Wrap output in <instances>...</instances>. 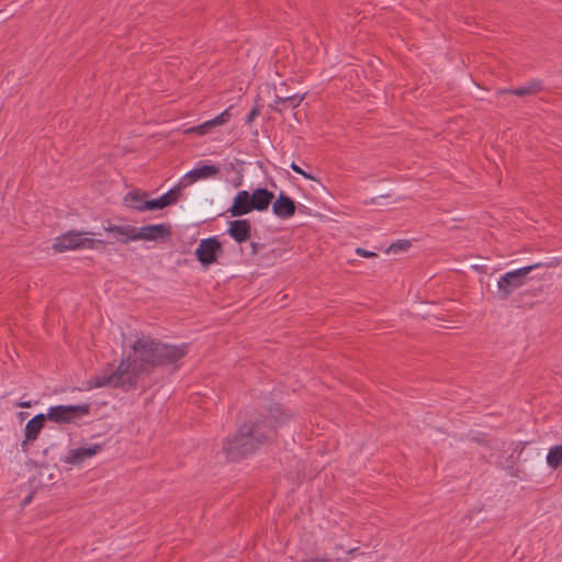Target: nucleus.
<instances>
[{
    "mask_svg": "<svg viewBox=\"0 0 562 562\" xmlns=\"http://www.w3.org/2000/svg\"><path fill=\"white\" fill-rule=\"evenodd\" d=\"M307 562H331V560H329L328 558H325V557H318V558L311 559Z\"/></svg>",
    "mask_w": 562,
    "mask_h": 562,
    "instance_id": "obj_27",
    "label": "nucleus"
},
{
    "mask_svg": "<svg viewBox=\"0 0 562 562\" xmlns=\"http://www.w3.org/2000/svg\"><path fill=\"white\" fill-rule=\"evenodd\" d=\"M108 233H111L115 240L121 244H127L136 240V227L132 225H112L104 227Z\"/></svg>",
    "mask_w": 562,
    "mask_h": 562,
    "instance_id": "obj_15",
    "label": "nucleus"
},
{
    "mask_svg": "<svg viewBox=\"0 0 562 562\" xmlns=\"http://www.w3.org/2000/svg\"><path fill=\"white\" fill-rule=\"evenodd\" d=\"M183 189L184 188L181 186V182L179 181L173 188H171L160 198L146 201L144 207L149 209V211H151L161 210L168 205H171L178 201Z\"/></svg>",
    "mask_w": 562,
    "mask_h": 562,
    "instance_id": "obj_10",
    "label": "nucleus"
},
{
    "mask_svg": "<svg viewBox=\"0 0 562 562\" xmlns=\"http://www.w3.org/2000/svg\"><path fill=\"white\" fill-rule=\"evenodd\" d=\"M356 254L361 256V257H364V258H372V257H376V254L373 252V251H369V250H366L363 248H357L356 249Z\"/></svg>",
    "mask_w": 562,
    "mask_h": 562,
    "instance_id": "obj_24",
    "label": "nucleus"
},
{
    "mask_svg": "<svg viewBox=\"0 0 562 562\" xmlns=\"http://www.w3.org/2000/svg\"><path fill=\"white\" fill-rule=\"evenodd\" d=\"M291 169L293 171H295L296 173H300L302 175L304 178L306 179H311L312 177L310 175H307L305 171H303L296 164L292 162L291 164Z\"/></svg>",
    "mask_w": 562,
    "mask_h": 562,
    "instance_id": "obj_25",
    "label": "nucleus"
},
{
    "mask_svg": "<svg viewBox=\"0 0 562 562\" xmlns=\"http://www.w3.org/2000/svg\"><path fill=\"white\" fill-rule=\"evenodd\" d=\"M229 119H231L229 111L225 110L224 112H222L221 114H218L217 116H215L214 119L209 120V121L212 123V127H215V126H221V125L225 124L226 122L229 121Z\"/></svg>",
    "mask_w": 562,
    "mask_h": 562,
    "instance_id": "obj_21",
    "label": "nucleus"
},
{
    "mask_svg": "<svg viewBox=\"0 0 562 562\" xmlns=\"http://www.w3.org/2000/svg\"><path fill=\"white\" fill-rule=\"evenodd\" d=\"M222 252V244L216 237L201 239L199 246L195 249L196 259L203 266H210L214 263L218 255H221Z\"/></svg>",
    "mask_w": 562,
    "mask_h": 562,
    "instance_id": "obj_7",
    "label": "nucleus"
},
{
    "mask_svg": "<svg viewBox=\"0 0 562 562\" xmlns=\"http://www.w3.org/2000/svg\"><path fill=\"white\" fill-rule=\"evenodd\" d=\"M301 102H302V97H299V95H291V97H285V98L278 97V99H277V103H282L285 106L293 108V109L299 106Z\"/></svg>",
    "mask_w": 562,
    "mask_h": 562,
    "instance_id": "obj_19",
    "label": "nucleus"
},
{
    "mask_svg": "<svg viewBox=\"0 0 562 562\" xmlns=\"http://www.w3.org/2000/svg\"><path fill=\"white\" fill-rule=\"evenodd\" d=\"M355 551H357V549H356V548L350 549V550L348 551V553H353Z\"/></svg>",
    "mask_w": 562,
    "mask_h": 562,
    "instance_id": "obj_31",
    "label": "nucleus"
},
{
    "mask_svg": "<svg viewBox=\"0 0 562 562\" xmlns=\"http://www.w3.org/2000/svg\"><path fill=\"white\" fill-rule=\"evenodd\" d=\"M274 412H276V413H279V412H280V408H279V407H276V408H274Z\"/></svg>",
    "mask_w": 562,
    "mask_h": 562,
    "instance_id": "obj_32",
    "label": "nucleus"
},
{
    "mask_svg": "<svg viewBox=\"0 0 562 562\" xmlns=\"http://www.w3.org/2000/svg\"><path fill=\"white\" fill-rule=\"evenodd\" d=\"M251 225L248 220H234L229 222L227 233L238 244L249 239Z\"/></svg>",
    "mask_w": 562,
    "mask_h": 562,
    "instance_id": "obj_14",
    "label": "nucleus"
},
{
    "mask_svg": "<svg viewBox=\"0 0 562 562\" xmlns=\"http://www.w3.org/2000/svg\"><path fill=\"white\" fill-rule=\"evenodd\" d=\"M171 236V226L169 224H153L143 227H136V240H164Z\"/></svg>",
    "mask_w": 562,
    "mask_h": 562,
    "instance_id": "obj_9",
    "label": "nucleus"
},
{
    "mask_svg": "<svg viewBox=\"0 0 562 562\" xmlns=\"http://www.w3.org/2000/svg\"><path fill=\"white\" fill-rule=\"evenodd\" d=\"M88 235L97 236V233H81L69 231L61 236L57 237L53 244V247L57 251H67L75 249H93L98 245H102V239L91 238Z\"/></svg>",
    "mask_w": 562,
    "mask_h": 562,
    "instance_id": "obj_5",
    "label": "nucleus"
},
{
    "mask_svg": "<svg viewBox=\"0 0 562 562\" xmlns=\"http://www.w3.org/2000/svg\"><path fill=\"white\" fill-rule=\"evenodd\" d=\"M46 420L45 414H37L32 419H30L24 429L25 439L22 441L21 447L24 451H26L27 443L30 441H34L38 438L41 430L44 427V423Z\"/></svg>",
    "mask_w": 562,
    "mask_h": 562,
    "instance_id": "obj_13",
    "label": "nucleus"
},
{
    "mask_svg": "<svg viewBox=\"0 0 562 562\" xmlns=\"http://www.w3.org/2000/svg\"><path fill=\"white\" fill-rule=\"evenodd\" d=\"M549 468L555 470L562 465V445L553 446L549 449L546 458Z\"/></svg>",
    "mask_w": 562,
    "mask_h": 562,
    "instance_id": "obj_16",
    "label": "nucleus"
},
{
    "mask_svg": "<svg viewBox=\"0 0 562 562\" xmlns=\"http://www.w3.org/2000/svg\"><path fill=\"white\" fill-rule=\"evenodd\" d=\"M133 357L123 358L111 373L101 372L88 381L89 389L132 387L142 374L159 366L176 363L188 352L187 345H168L149 337H142L132 345Z\"/></svg>",
    "mask_w": 562,
    "mask_h": 562,
    "instance_id": "obj_1",
    "label": "nucleus"
},
{
    "mask_svg": "<svg viewBox=\"0 0 562 562\" xmlns=\"http://www.w3.org/2000/svg\"><path fill=\"white\" fill-rule=\"evenodd\" d=\"M103 446L99 443L83 446L69 450L68 454L63 459L68 464H81L85 460L95 456L102 450Z\"/></svg>",
    "mask_w": 562,
    "mask_h": 562,
    "instance_id": "obj_11",
    "label": "nucleus"
},
{
    "mask_svg": "<svg viewBox=\"0 0 562 562\" xmlns=\"http://www.w3.org/2000/svg\"><path fill=\"white\" fill-rule=\"evenodd\" d=\"M274 424L270 420L259 422L255 425H243L237 434L227 439L223 450L232 460L241 459L252 453L260 445L271 440L276 434V427L280 424L273 415Z\"/></svg>",
    "mask_w": 562,
    "mask_h": 562,
    "instance_id": "obj_2",
    "label": "nucleus"
},
{
    "mask_svg": "<svg viewBox=\"0 0 562 562\" xmlns=\"http://www.w3.org/2000/svg\"><path fill=\"white\" fill-rule=\"evenodd\" d=\"M212 128H213L212 123L210 121H206V122L193 127L192 131H194L199 135H205V134L210 133Z\"/></svg>",
    "mask_w": 562,
    "mask_h": 562,
    "instance_id": "obj_22",
    "label": "nucleus"
},
{
    "mask_svg": "<svg viewBox=\"0 0 562 562\" xmlns=\"http://www.w3.org/2000/svg\"><path fill=\"white\" fill-rule=\"evenodd\" d=\"M90 406L88 404H79V405H56L50 406L47 409L46 419L58 423V424H69L74 423L76 419L85 416L89 413Z\"/></svg>",
    "mask_w": 562,
    "mask_h": 562,
    "instance_id": "obj_6",
    "label": "nucleus"
},
{
    "mask_svg": "<svg viewBox=\"0 0 562 562\" xmlns=\"http://www.w3.org/2000/svg\"><path fill=\"white\" fill-rule=\"evenodd\" d=\"M408 246V241L404 240V241H398V243H395V244H392L390 246V248L387 249V251H391V252H396L397 250L400 249H404L405 247Z\"/></svg>",
    "mask_w": 562,
    "mask_h": 562,
    "instance_id": "obj_23",
    "label": "nucleus"
},
{
    "mask_svg": "<svg viewBox=\"0 0 562 562\" xmlns=\"http://www.w3.org/2000/svg\"><path fill=\"white\" fill-rule=\"evenodd\" d=\"M16 406H18V407H22V408H27V407H31V406H32V404H31V402H30V401H25V402H19V403L16 404Z\"/></svg>",
    "mask_w": 562,
    "mask_h": 562,
    "instance_id": "obj_29",
    "label": "nucleus"
},
{
    "mask_svg": "<svg viewBox=\"0 0 562 562\" xmlns=\"http://www.w3.org/2000/svg\"><path fill=\"white\" fill-rule=\"evenodd\" d=\"M259 115V111L258 109H252L248 115H247V119H246V122L247 123H250L252 122L257 116Z\"/></svg>",
    "mask_w": 562,
    "mask_h": 562,
    "instance_id": "obj_26",
    "label": "nucleus"
},
{
    "mask_svg": "<svg viewBox=\"0 0 562 562\" xmlns=\"http://www.w3.org/2000/svg\"><path fill=\"white\" fill-rule=\"evenodd\" d=\"M296 206L294 201L284 192H280L272 202V213L281 220H288L295 214Z\"/></svg>",
    "mask_w": 562,
    "mask_h": 562,
    "instance_id": "obj_12",
    "label": "nucleus"
},
{
    "mask_svg": "<svg viewBox=\"0 0 562 562\" xmlns=\"http://www.w3.org/2000/svg\"><path fill=\"white\" fill-rule=\"evenodd\" d=\"M542 89V82L540 80H533L529 82L527 86L515 88L509 90L510 93L517 97H526L530 94H535L536 92Z\"/></svg>",
    "mask_w": 562,
    "mask_h": 562,
    "instance_id": "obj_17",
    "label": "nucleus"
},
{
    "mask_svg": "<svg viewBox=\"0 0 562 562\" xmlns=\"http://www.w3.org/2000/svg\"><path fill=\"white\" fill-rule=\"evenodd\" d=\"M220 168L215 165L199 164L195 168L187 172L179 181L183 188L189 187L195 181L216 178Z\"/></svg>",
    "mask_w": 562,
    "mask_h": 562,
    "instance_id": "obj_8",
    "label": "nucleus"
},
{
    "mask_svg": "<svg viewBox=\"0 0 562 562\" xmlns=\"http://www.w3.org/2000/svg\"><path fill=\"white\" fill-rule=\"evenodd\" d=\"M229 119H231L229 111L225 110L224 112H222L221 114H218L217 116H215L214 119L209 120V121L212 123V127H215V126H221V125L225 124L226 122L229 121Z\"/></svg>",
    "mask_w": 562,
    "mask_h": 562,
    "instance_id": "obj_20",
    "label": "nucleus"
},
{
    "mask_svg": "<svg viewBox=\"0 0 562 562\" xmlns=\"http://www.w3.org/2000/svg\"><path fill=\"white\" fill-rule=\"evenodd\" d=\"M251 247V254L255 255L258 252V250L261 248V246L258 243L252 241L250 244Z\"/></svg>",
    "mask_w": 562,
    "mask_h": 562,
    "instance_id": "obj_28",
    "label": "nucleus"
},
{
    "mask_svg": "<svg viewBox=\"0 0 562 562\" xmlns=\"http://www.w3.org/2000/svg\"><path fill=\"white\" fill-rule=\"evenodd\" d=\"M26 415H27V413H23V412L19 414L21 419H24Z\"/></svg>",
    "mask_w": 562,
    "mask_h": 562,
    "instance_id": "obj_30",
    "label": "nucleus"
},
{
    "mask_svg": "<svg viewBox=\"0 0 562 562\" xmlns=\"http://www.w3.org/2000/svg\"><path fill=\"white\" fill-rule=\"evenodd\" d=\"M274 194L266 188H258L249 193L247 190L238 191L228 209L233 217H239L251 211H267L272 203Z\"/></svg>",
    "mask_w": 562,
    "mask_h": 562,
    "instance_id": "obj_3",
    "label": "nucleus"
},
{
    "mask_svg": "<svg viewBox=\"0 0 562 562\" xmlns=\"http://www.w3.org/2000/svg\"><path fill=\"white\" fill-rule=\"evenodd\" d=\"M127 206L137 210V211H149V209H145L144 204L147 200H144V195L138 192H130L126 194L124 199Z\"/></svg>",
    "mask_w": 562,
    "mask_h": 562,
    "instance_id": "obj_18",
    "label": "nucleus"
},
{
    "mask_svg": "<svg viewBox=\"0 0 562 562\" xmlns=\"http://www.w3.org/2000/svg\"><path fill=\"white\" fill-rule=\"evenodd\" d=\"M551 262H537L502 274L497 281L498 295L502 300L508 299L512 293L527 283L528 276L535 269L551 267Z\"/></svg>",
    "mask_w": 562,
    "mask_h": 562,
    "instance_id": "obj_4",
    "label": "nucleus"
}]
</instances>
